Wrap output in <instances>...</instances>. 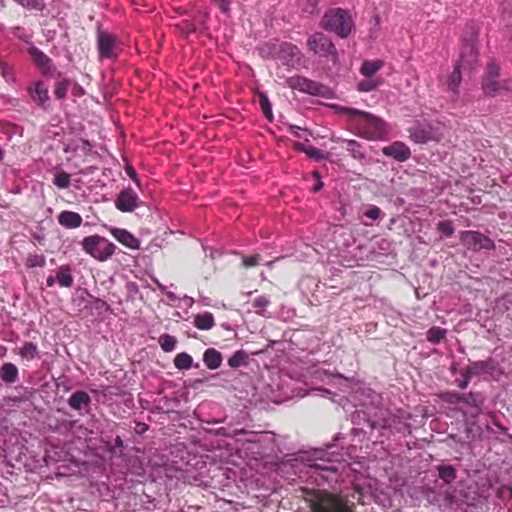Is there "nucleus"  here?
<instances>
[{
    "label": "nucleus",
    "mask_w": 512,
    "mask_h": 512,
    "mask_svg": "<svg viewBox=\"0 0 512 512\" xmlns=\"http://www.w3.org/2000/svg\"><path fill=\"white\" fill-rule=\"evenodd\" d=\"M320 26L328 32L335 33L340 38H346L354 29V20L348 10L331 8L324 13Z\"/></svg>",
    "instance_id": "obj_1"
},
{
    "label": "nucleus",
    "mask_w": 512,
    "mask_h": 512,
    "mask_svg": "<svg viewBox=\"0 0 512 512\" xmlns=\"http://www.w3.org/2000/svg\"><path fill=\"white\" fill-rule=\"evenodd\" d=\"M83 251L99 262L110 259L116 250L114 243L100 235H91L81 241Z\"/></svg>",
    "instance_id": "obj_2"
},
{
    "label": "nucleus",
    "mask_w": 512,
    "mask_h": 512,
    "mask_svg": "<svg viewBox=\"0 0 512 512\" xmlns=\"http://www.w3.org/2000/svg\"><path fill=\"white\" fill-rule=\"evenodd\" d=\"M478 56L477 48L473 44L465 45L460 56V60L456 63L453 72L447 79V89L454 95L459 94V88L462 81L461 69L471 66L476 62Z\"/></svg>",
    "instance_id": "obj_3"
},
{
    "label": "nucleus",
    "mask_w": 512,
    "mask_h": 512,
    "mask_svg": "<svg viewBox=\"0 0 512 512\" xmlns=\"http://www.w3.org/2000/svg\"><path fill=\"white\" fill-rule=\"evenodd\" d=\"M286 84L292 90H297L311 96L323 98L333 97V92L330 88L303 76H292L286 80Z\"/></svg>",
    "instance_id": "obj_4"
},
{
    "label": "nucleus",
    "mask_w": 512,
    "mask_h": 512,
    "mask_svg": "<svg viewBox=\"0 0 512 512\" xmlns=\"http://www.w3.org/2000/svg\"><path fill=\"white\" fill-rule=\"evenodd\" d=\"M311 51L320 56H330L334 63L338 62V53L331 40L323 33H314L308 40Z\"/></svg>",
    "instance_id": "obj_5"
},
{
    "label": "nucleus",
    "mask_w": 512,
    "mask_h": 512,
    "mask_svg": "<svg viewBox=\"0 0 512 512\" xmlns=\"http://www.w3.org/2000/svg\"><path fill=\"white\" fill-rule=\"evenodd\" d=\"M462 243L472 250L491 249L494 247L493 241L487 236L477 231H464L460 235Z\"/></svg>",
    "instance_id": "obj_6"
},
{
    "label": "nucleus",
    "mask_w": 512,
    "mask_h": 512,
    "mask_svg": "<svg viewBox=\"0 0 512 512\" xmlns=\"http://www.w3.org/2000/svg\"><path fill=\"white\" fill-rule=\"evenodd\" d=\"M442 133L432 125L416 126L410 130V139L417 144L440 141Z\"/></svg>",
    "instance_id": "obj_7"
},
{
    "label": "nucleus",
    "mask_w": 512,
    "mask_h": 512,
    "mask_svg": "<svg viewBox=\"0 0 512 512\" xmlns=\"http://www.w3.org/2000/svg\"><path fill=\"white\" fill-rule=\"evenodd\" d=\"M97 45L100 59L116 57V38L112 34L103 31L98 32Z\"/></svg>",
    "instance_id": "obj_8"
},
{
    "label": "nucleus",
    "mask_w": 512,
    "mask_h": 512,
    "mask_svg": "<svg viewBox=\"0 0 512 512\" xmlns=\"http://www.w3.org/2000/svg\"><path fill=\"white\" fill-rule=\"evenodd\" d=\"M139 197L131 189L122 191L115 200V206L121 212H132L139 206Z\"/></svg>",
    "instance_id": "obj_9"
},
{
    "label": "nucleus",
    "mask_w": 512,
    "mask_h": 512,
    "mask_svg": "<svg viewBox=\"0 0 512 512\" xmlns=\"http://www.w3.org/2000/svg\"><path fill=\"white\" fill-rule=\"evenodd\" d=\"M382 153L385 156L392 157L399 162H404L411 156L410 148L401 141H395L389 146L384 147L382 149Z\"/></svg>",
    "instance_id": "obj_10"
},
{
    "label": "nucleus",
    "mask_w": 512,
    "mask_h": 512,
    "mask_svg": "<svg viewBox=\"0 0 512 512\" xmlns=\"http://www.w3.org/2000/svg\"><path fill=\"white\" fill-rule=\"evenodd\" d=\"M111 234L118 242L129 249L136 250L140 248L139 239L126 229L114 228L111 230Z\"/></svg>",
    "instance_id": "obj_11"
},
{
    "label": "nucleus",
    "mask_w": 512,
    "mask_h": 512,
    "mask_svg": "<svg viewBox=\"0 0 512 512\" xmlns=\"http://www.w3.org/2000/svg\"><path fill=\"white\" fill-rule=\"evenodd\" d=\"M29 53L44 74H50L53 72L54 67L50 58L46 56L41 50L36 47H31L29 49Z\"/></svg>",
    "instance_id": "obj_12"
},
{
    "label": "nucleus",
    "mask_w": 512,
    "mask_h": 512,
    "mask_svg": "<svg viewBox=\"0 0 512 512\" xmlns=\"http://www.w3.org/2000/svg\"><path fill=\"white\" fill-rule=\"evenodd\" d=\"M58 222L62 227L74 229L82 224V217L73 211H62L58 216Z\"/></svg>",
    "instance_id": "obj_13"
},
{
    "label": "nucleus",
    "mask_w": 512,
    "mask_h": 512,
    "mask_svg": "<svg viewBox=\"0 0 512 512\" xmlns=\"http://www.w3.org/2000/svg\"><path fill=\"white\" fill-rule=\"evenodd\" d=\"M337 110L348 113L351 116H361L367 122L371 123L375 127L380 128L383 126V121L379 117H377L373 114H370L368 112L361 111V110L354 109V108H346V107H337Z\"/></svg>",
    "instance_id": "obj_14"
},
{
    "label": "nucleus",
    "mask_w": 512,
    "mask_h": 512,
    "mask_svg": "<svg viewBox=\"0 0 512 512\" xmlns=\"http://www.w3.org/2000/svg\"><path fill=\"white\" fill-rule=\"evenodd\" d=\"M30 95L42 107H45L49 101L48 89L42 81L35 83L34 89L30 91Z\"/></svg>",
    "instance_id": "obj_15"
},
{
    "label": "nucleus",
    "mask_w": 512,
    "mask_h": 512,
    "mask_svg": "<svg viewBox=\"0 0 512 512\" xmlns=\"http://www.w3.org/2000/svg\"><path fill=\"white\" fill-rule=\"evenodd\" d=\"M203 362L207 368L215 370L221 366L222 356L219 351L214 348H208L203 355Z\"/></svg>",
    "instance_id": "obj_16"
},
{
    "label": "nucleus",
    "mask_w": 512,
    "mask_h": 512,
    "mask_svg": "<svg viewBox=\"0 0 512 512\" xmlns=\"http://www.w3.org/2000/svg\"><path fill=\"white\" fill-rule=\"evenodd\" d=\"M193 323L199 330H210L215 326V319L212 313L204 312L195 315Z\"/></svg>",
    "instance_id": "obj_17"
},
{
    "label": "nucleus",
    "mask_w": 512,
    "mask_h": 512,
    "mask_svg": "<svg viewBox=\"0 0 512 512\" xmlns=\"http://www.w3.org/2000/svg\"><path fill=\"white\" fill-rule=\"evenodd\" d=\"M90 401V397L86 392L77 391L70 396L68 404L72 409L80 410L83 407H88Z\"/></svg>",
    "instance_id": "obj_18"
},
{
    "label": "nucleus",
    "mask_w": 512,
    "mask_h": 512,
    "mask_svg": "<svg viewBox=\"0 0 512 512\" xmlns=\"http://www.w3.org/2000/svg\"><path fill=\"white\" fill-rule=\"evenodd\" d=\"M384 66V62L380 59L376 60H365L360 68V73L366 77L371 78L375 75L382 67Z\"/></svg>",
    "instance_id": "obj_19"
},
{
    "label": "nucleus",
    "mask_w": 512,
    "mask_h": 512,
    "mask_svg": "<svg viewBox=\"0 0 512 512\" xmlns=\"http://www.w3.org/2000/svg\"><path fill=\"white\" fill-rule=\"evenodd\" d=\"M56 280L61 287H71L73 284V277L71 269L68 265L61 266L57 272Z\"/></svg>",
    "instance_id": "obj_20"
},
{
    "label": "nucleus",
    "mask_w": 512,
    "mask_h": 512,
    "mask_svg": "<svg viewBox=\"0 0 512 512\" xmlns=\"http://www.w3.org/2000/svg\"><path fill=\"white\" fill-rule=\"evenodd\" d=\"M0 376L3 381L12 383L15 382L18 376V369L12 363H5L0 370Z\"/></svg>",
    "instance_id": "obj_21"
},
{
    "label": "nucleus",
    "mask_w": 512,
    "mask_h": 512,
    "mask_svg": "<svg viewBox=\"0 0 512 512\" xmlns=\"http://www.w3.org/2000/svg\"><path fill=\"white\" fill-rule=\"evenodd\" d=\"M332 508H329L324 501L314 505L313 512H342V502L336 498H332Z\"/></svg>",
    "instance_id": "obj_22"
},
{
    "label": "nucleus",
    "mask_w": 512,
    "mask_h": 512,
    "mask_svg": "<svg viewBox=\"0 0 512 512\" xmlns=\"http://www.w3.org/2000/svg\"><path fill=\"white\" fill-rule=\"evenodd\" d=\"M193 359L185 352L179 353L174 358V365L179 370H188L192 367Z\"/></svg>",
    "instance_id": "obj_23"
},
{
    "label": "nucleus",
    "mask_w": 512,
    "mask_h": 512,
    "mask_svg": "<svg viewBox=\"0 0 512 512\" xmlns=\"http://www.w3.org/2000/svg\"><path fill=\"white\" fill-rule=\"evenodd\" d=\"M446 333H447V330L444 328L437 327V326L431 327L427 331V340L430 343L437 344L445 337Z\"/></svg>",
    "instance_id": "obj_24"
},
{
    "label": "nucleus",
    "mask_w": 512,
    "mask_h": 512,
    "mask_svg": "<svg viewBox=\"0 0 512 512\" xmlns=\"http://www.w3.org/2000/svg\"><path fill=\"white\" fill-rule=\"evenodd\" d=\"M382 83H383V80L380 78L368 79V80L358 82L357 89L360 92H370V91L376 90Z\"/></svg>",
    "instance_id": "obj_25"
},
{
    "label": "nucleus",
    "mask_w": 512,
    "mask_h": 512,
    "mask_svg": "<svg viewBox=\"0 0 512 512\" xmlns=\"http://www.w3.org/2000/svg\"><path fill=\"white\" fill-rule=\"evenodd\" d=\"M38 354V348L37 345L32 342H26L24 345L20 348L19 355L28 360L34 359Z\"/></svg>",
    "instance_id": "obj_26"
},
{
    "label": "nucleus",
    "mask_w": 512,
    "mask_h": 512,
    "mask_svg": "<svg viewBox=\"0 0 512 512\" xmlns=\"http://www.w3.org/2000/svg\"><path fill=\"white\" fill-rule=\"evenodd\" d=\"M53 183L60 189L68 188L70 185V175L65 171L58 170L54 174Z\"/></svg>",
    "instance_id": "obj_27"
},
{
    "label": "nucleus",
    "mask_w": 512,
    "mask_h": 512,
    "mask_svg": "<svg viewBox=\"0 0 512 512\" xmlns=\"http://www.w3.org/2000/svg\"><path fill=\"white\" fill-rule=\"evenodd\" d=\"M159 344L164 352H171L174 350L177 340L170 334H162L159 337Z\"/></svg>",
    "instance_id": "obj_28"
},
{
    "label": "nucleus",
    "mask_w": 512,
    "mask_h": 512,
    "mask_svg": "<svg viewBox=\"0 0 512 512\" xmlns=\"http://www.w3.org/2000/svg\"><path fill=\"white\" fill-rule=\"evenodd\" d=\"M483 90L486 95L494 96L501 90V86L495 78H485L483 83Z\"/></svg>",
    "instance_id": "obj_29"
},
{
    "label": "nucleus",
    "mask_w": 512,
    "mask_h": 512,
    "mask_svg": "<svg viewBox=\"0 0 512 512\" xmlns=\"http://www.w3.org/2000/svg\"><path fill=\"white\" fill-rule=\"evenodd\" d=\"M296 147L305 152L310 158H314L316 160H321L325 158V156L317 148L311 145L297 143Z\"/></svg>",
    "instance_id": "obj_30"
},
{
    "label": "nucleus",
    "mask_w": 512,
    "mask_h": 512,
    "mask_svg": "<svg viewBox=\"0 0 512 512\" xmlns=\"http://www.w3.org/2000/svg\"><path fill=\"white\" fill-rule=\"evenodd\" d=\"M71 85V82L68 79H62L56 85L54 94L58 99H64L67 95V91Z\"/></svg>",
    "instance_id": "obj_31"
},
{
    "label": "nucleus",
    "mask_w": 512,
    "mask_h": 512,
    "mask_svg": "<svg viewBox=\"0 0 512 512\" xmlns=\"http://www.w3.org/2000/svg\"><path fill=\"white\" fill-rule=\"evenodd\" d=\"M439 476L446 483L452 482L456 477L455 469L452 466H440Z\"/></svg>",
    "instance_id": "obj_32"
},
{
    "label": "nucleus",
    "mask_w": 512,
    "mask_h": 512,
    "mask_svg": "<svg viewBox=\"0 0 512 512\" xmlns=\"http://www.w3.org/2000/svg\"><path fill=\"white\" fill-rule=\"evenodd\" d=\"M46 259L44 255L30 254L27 258V266L30 268L44 267Z\"/></svg>",
    "instance_id": "obj_33"
},
{
    "label": "nucleus",
    "mask_w": 512,
    "mask_h": 512,
    "mask_svg": "<svg viewBox=\"0 0 512 512\" xmlns=\"http://www.w3.org/2000/svg\"><path fill=\"white\" fill-rule=\"evenodd\" d=\"M259 98H260V105H261V108H262L265 116L269 120H272L273 119L272 107H271L268 97L264 93H259Z\"/></svg>",
    "instance_id": "obj_34"
},
{
    "label": "nucleus",
    "mask_w": 512,
    "mask_h": 512,
    "mask_svg": "<svg viewBox=\"0 0 512 512\" xmlns=\"http://www.w3.org/2000/svg\"><path fill=\"white\" fill-rule=\"evenodd\" d=\"M19 5L35 10H42L44 7V0H14Z\"/></svg>",
    "instance_id": "obj_35"
},
{
    "label": "nucleus",
    "mask_w": 512,
    "mask_h": 512,
    "mask_svg": "<svg viewBox=\"0 0 512 512\" xmlns=\"http://www.w3.org/2000/svg\"><path fill=\"white\" fill-rule=\"evenodd\" d=\"M269 304L270 299L265 295H261L255 298L253 301V307L256 308L259 313L264 311L269 306Z\"/></svg>",
    "instance_id": "obj_36"
},
{
    "label": "nucleus",
    "mask_w": 512,
    "mask_h": 512,
    "mask_svg": "<svg viewBox=\"0 0 512 512\" xmlns=\"http://www.w3.org/2000/svg\"><path fill=\"white\" fill-rule=\"evenodd\" d=\"M244 359H245L244 352L237 351L228 359V365L232 368H237L244 362Z\"/></svg>",
    "instance_id": "obj_37"
},
{
    "label": "nucleus",
    "mask_w": 512,
    "mask_h": 512,
    "mask_svg": "<svg viewBox=\"0 0 512 512\" xmlns=\"http://www.w3.org/2000/svg\"><path fill=\"white\" fill-rule=\"evenodd\" d=\"M437 228L446 237H450L454 233L453 225H452L451 221H448V220L439 222L437 225Z\"/></svg>",
    "instance_id": "obj_38"
},
{
    "label": "nucleus",
    "mask_w": 512,
    "mask_h": 512,
    "mask_svg": "<svg viewBox=\"0 0 512 512\" xmlns=\"http://www.w3.org/2000/svg\"><path fill=\"white\" fill-rule=\"evenodd\" d=\"M320 0H298L302 9L306 12L313 13Z\"/></svg>",
    "instance_id": "obj_39"
},
{
    "label": "nucleus",
    "mask_w": 512,
    "mask_h": 512,
    "mask_svg": "<svg viewBox=\"0 0 512 512\" xmlns=\"http://www.w3.org/2000/svg\"><path fill=\"white\" fill-rule=\"evenodd\" d=\"M490 367L489 362L487 361H477L474 362L470 368V373H478L481 371H485Z\"/></svg>",
    "instance_id": "obj_40"
},
{
    "label": "nucleus",
    "mask_w": 512,
    "mask_h": 512,
    "mask_svg": "<svg viewBox=\"0 0 512 512\" xmlns=\"http://www.w3.org/2000/svg\"><path fill=\"white\" fill-rule=\"evenodd\" d=\"M348 147L355 158H364V154L359 150V144L354 140L348 141Z\"/></svg>",
    "instance_id": "obj_41"
},
{
    "label": "nucleus",
    "mask_w": 512,
    "mask_h": 512,
    "mask_svg": "<svg viewBox=\"0 0 512 512\" xmlns=\"http://www.w3.org/2000/svg\"><path fill=\"white\" fill-rule=\"evenodd\" d=\"M499 66L496 63H490L487 67L486 77L485 78H497L499 76Z\"/></svg>",
    "instance_id": "obj_42"
},
{
    "label": "nucleus",
    "mask_w": 512,
    "mask_h": 512,
    "mask_svg": "<svg viewBox=\"0 0 512 512\" xmlns=\"http://www.w3.org/2000/svg\"><path fill=\"white\" fill-rule=\"evenodd\" d=\"M380 215H381V210L376 206H373L370 209L365 211V216L370 219H373V220L378 219L380 217Z\"/></svg>",
    "instance_id": "obj_43"
},
{
    "label": "nucleus",
    "mask_w": 512,
    "mask_h": 512,
    "mask_svg": "<svg viewBox=\"0 0 512 512\" xmlns=\"http://www.w3.org/2000/svg\"><path fill=\"white\" fill-rule=\"evenodd\" d=\"M258 263H259V255H253V256L243 258V265L247 268L256 266Z\"/></svg>",
    "instance_id": "obj_44"
},
{
    "label": "nucleus",
    "mask_w": 512,
    "mask_h": 512,
    "mask_svg": "<svg viewBox=\"0 0 512 512\" xmlns=\"http://www.w3.org/2000/svg\"><path fill=\"white\" fill-rule=\"evenodd\" d=\"M213 3L218 5L220 9L227 13L229 11V1L228 0H211Z\"/></svg>",
    "instance_id": "obj_45"
},
{
    "label": "nucleus",
    "mask_w": 512,
    "mask_h": 512,
    "mask_svg": "<svg viewBox=\"0 0 512 512\" xmlns=\"http://www.w3.org/2000/svg\"><path fill=\"white\" fill-rule=\"evenodd\" d=\"M316 374L318 375V378L321 379V380H324V377H327V378H330V377H337V378H343L342 375L340 374H336V375H333V374H330L328 373L327 371H316Z\"/></svg>",
    "instance_id": "obj_46"
},
{
    "label": "nucleus",
    "mask_w": 512,
    "mask_h": 512,
    "mask_svg": "<svg viewBox=\"0 0 512 512\" xmlns=\"http://www.w3.org/2000/svg\"><path fill=\"white\" fill-rule=\"evenodd\" d=\"M73 94L76 96H82L84 95V89L79 85H75L73 88Z\"/></svg>",
    "instance_id": "obj_47"
},
{
    "label": "nucleus",
    "mask_w": 512,
    "mask_h": 512,
    "mask_svg": "<svg viewBox=\"0 0 512 512\" xmlns=\"http://www.w3.org/2000/svg\"><path fill=\"white\" fill-rule=\"evenodd\" d=\"M136 430L138 433H143L147 430V425L144 423H138L136 426Z\"/></svg>",
    "instance_id": "obj_48"
},
{
    "label": "nucleus",
    "mask_w": 512,
    "mask_h": 512,
    "mask_svg": "<svg viewBox=\"0 0 512 512\" xmlns=\"http://www.w3.org/2000/svg\"><path fill=\"white\" fill-rule=\"evenodd\" d=\"M331 4H345V3H349L351 2L352 0H329Z\"/></svg>",
    "instance_id": "obj_49"
},
{
    "label": "nucleus",
    "mask_w": 512,
    "mask_h": 512,
    "mask_svg": "<svg viewBox=\"0 0 512 512\" xmlns=\"http://www.w3.org/2000/svg\"><path fill=\"white\" fill-rule=\"evenodd\" d=\"M184 301L187 303V305L192 306L194 303V299L192 297L185 296Z\"/></svg>",
    "instance_id": "obj_50"
},
{
    "label": "nucleus",
    "mask_w": 512,
    "mask_h": 512,
    "mask_svg": "<svg viewBox=\"0 0 512 512\" xmlns=\"http://www.w3.org/2000/svg\"><path fill=\"white\" fill-rule=\"evenodd\" d=\"M54 284H55V279L52 276L48 277L47 278V285L49 287H52Z\"/></svg>",
    "instance_id": "obj_51"
},
{
    "label": "nucleus",
    "mask_w": 512,
    "mask_h": 512,
    "mask_svg": "<svg viewBox=\"0 0 512 512\" xmlns=\"http://www.w3.org/2000/svg\"><path fill=\"white\" fill-rule=\"evenodd\" d=\"M287 48L291 51L292 54H294L295 51H298L297 47L292 45H287Z\"/></svg>",
    "instance_id": "obj_52"
},
{
    "label": "nucleus",
    "mask_w": 512,
    "mask_h": 512,
    "mask_svg": "<svg viewBox=\"0 0 512 512\" xmlns=\"http://www.w3.org/2000/svg\"><path fill=\"white\" fill-rule=\"evenodd\" d=\"M262 53H265L267 56H271V57L276 56L275 52H266L264 48H262Z\"/></svg>",
    "instance_id": "obj_53"
},
{
    "label": "nucleus",
    "mask_w": 512,
    "mask_h": 512,
    "mask_svg": "<svg viewBox=\"0 0 512 512\" xmlns=\"http://www.w3.org/2000/svg\"><path fill=\"white\" fill-rule=\"evenodd\" d=\"M128 174L134 179L136 177V173L134 172L133 169H128Z\"/></svg>",
    "instance_id": "obj_54"
},
{
    "label": "nucleus",
    "mask_w": 512,
    "mask_h": 512,
    "mask_svg": "<svg viewBox=\"0 0 512 512\" xmlns=\"http://www.w3.org/2000/svg\"><path fill=\"white\" fill-rule=\"evenodd\" d=\"M321 187H322V183H321V182H319V183L314 187V191H318V190H320V189H321Z\"/></svg>",
    "instance_id": "obj_55"
},
{
    "label": "nucleus",
    "mask_w": 512,
    "mask_h": 512,
    "mask_svg": "<svg viewBox=\"0 0 512 512\" xmlns=\"http://www.w3.org/2000/svg\"><path fill=\"white\" fill-rule=\"evenodd\" d=\"M467 384H468V381H467V380H465V381H463V382H462V384L460 385V387H461L462 389H464V388H466Z\"/></svg>",
    "instance_id": "obj_56"
},
{
    "label": "nucleus",
    "mask_w": 512,
    "mask_h": 512,
    "mask_svg": "<svg viewBox=\"0 0 512 512\" xmlns=\"http://www.w3.org/2000/svg\"><path fill=\"white\" fill-rule=\"evenodd\" d=\"M3 157H4V151H3V149L0 148V161H2Z\"/></svg>",
    "instance_id": "obj_57"
},
{
    "label": "nucleus",
    "mask_w": 512,
    "mask_h": 512,
    "mask_svg": "<svg viewBox=\"0 0 512 512\" xmlns=\"http://www.w3.org/2000/svg\"><path fill=\"white\" fill-rule=\"evenodd\" d=\"M157 284L161 291H165V287L162 284H160V283H157Z\"/></svg>",
    "instance_id": "obj_58"
}]
</instances>
